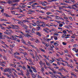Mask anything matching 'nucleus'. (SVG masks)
Returning <instances> with one entry per match:
<instances>
[{"label": "nucleus", "mask_w": 78, "mask_h": 78, "mask_svg": "<svg viewBox=\"0 0 78 78\" xmlns=\"http://www.w3.org/2000/svg\"><path fill=\"white\" fill-rule=\"evenodd\" d=\"M38 37H41L42 34L39 32H37L36 33Z\"/></svg>", "instance_id": "3"}, {"label": "nucleus", "mask_w": 78, "mask_h": 78, "mask_svg": "<svg viewBox=\"0 0 78 78\" xmlns=\"http://www.w3.org/2000/svg\"><path fill=\"white\" fill-rule=\"evenodd\" d=\"M12 40H14V41H16V37H15V38H14V37L13 36H12Z\"/></svg>", "instance_id": "12"}, {"label": "nucleus", "mask_w": 78, "mask_h": 78, "mask_svg": "<svg viewBox=\"0 0 78 78\" xmlns=\"http://www.w3.org/2000/svg\"><path fill=\"white\" fill-rule=\"evenodd\" d=\"M30 46L32 47V48H35V49H36L37 48L35 46H34V45H30Z\"/></svg>", "instance_id": "14"}, {"label": "nucleus", "mask_w": 78, "mask_h": 78, "mask_svg": "<svg viewBox=\"0 0 78 78\" xmlns=\"http://www.w3.org/2000/svg\"><path fill=\"white\" fill-rule=\"evenodd\" d=\"M37 5V3H35L33 4V6H34V5Z\"/></svg>", "instance_id": "63"}, {"label": "nucleus", "mask_w": 78, "mask_h": 78, "mask_svg": "<svg viewBox=\"0 0 78 78\" xmlns=\"http://www.w3.org/2000/svg\"><path fill=\"white\" fill-rule=\"evenodd\" d=\"M20 15L22 17H25V15H23L22 14H20Z\"/></svg>", "instance_id": "37"}, {"label": "nucleus", "mask_w": 78, "mask_h": 78, "mask_svg": "<svg viewBox=\"0 0 78 78\" xmlns=\"http://www.w3.org/2000/svg\"><path fill=\"white\" fill-rule=\"evenodd\" d=\"M2 34V33L0 32V39H3V37H3V35Z\"/></svg>", "instance_id": "8"}, {"label": "nucleus", "mask_w": 78, "mask_h": 78, "mask_svg": "<svg viewBox=\"0 0 78 78\" xmlns=\"http://www.w3.org/2000/svg\"><path fill=\"white\" fill-rule=\"evenodd\" d=\"M54 44L55 46H56V47L58 46V45H59L58 44H57V43L56 42H55Z\"/></svg>", "instance_id": "16"}, {"label": "nucleus", "mask_w": 78, "mask_h": 78, "mask_svg": "<svg viewBox=\"0 0 78 78\" xmlns=\"http://www.w3.org/2000/svg\"><path fill=\"white\" fill-rule=\"evenodd\" d=\"M4 33L5 34H7V35H11V34H9V32H8V33L6 32H5Z\"/></svg>", "instance_id": "21"}, {"label": "nucleus", "mask_w": 78, "mask_h": 78, "mask_svg": "<svg viewBox=\"0 0 78 78\" xmlns=\"http://www.w3.org/2000/svg\"><path fill=\"white\" fill-rule=\"evenodd\" d=\"M37 51L38 52L40 53V51H39V49L37 48Z\"/></svg>", "instance_id": "53"}, {"label": "nucleus", "mask_w": 78, "mask_h": 78, "mask_svg": "<svg viewBox=\"0 0 78 78\" xmlns=\"http://www.w3.org/2000/svg\"><path fill=\"white\" fill-rule=\"evenodd\" d=\"M0 3H6V2L5 1H0Z\"/></svg>", "instance_id": "34"}, {"label": "nucleus", "mask_w": 78, "mask_h": 78, "mask_svg": "<svg viewBox=\"0 0 78 78\" xmlns=\"http://www.w3.org/2000/svg\"><path fill=\"white\" fill-rule=\"evenodd\" d=\"M4 72H8V68L5 69L4 70Z\"/></svg>", "instance_id": "15"}, {"label": "nucleus", "mask_w": 78, "mask_h": 78, "mask_svg": "<svg viewBox=\"0 0 78 78\" xmlns=\"http://www.w3.org/2000/svg\"><path fill=\"white\" fill-rule=\"evenodd\" d=\"M54 39L55 40H58V37H57L55 36H54Z\"/></svg>", "instance_id": "41"}, {"label": "nucleus", "mask_w": 78, "mask_h": 78, "mask_svg": "<svg viewBox=\"0 0 78 78\" xmlns=\"http://www.w3.org/2000/svg\"><path fill=\"white\" fill-rule=\"evenodd\" d=\"M72 9H74V10H76V11H77V9L75 8L74 7V6H73V5H72Z\"/></svg>", "instance_id": "11"}, {"label": "nucleus", "mask_w": 78, "mask_h": 78, "mask_svg": "<svg viewBox=\"0 0 78 78\" xmlns=\"http://www.w3.org/2000/svg\"><path fill=\"white\" fill-rule=\"evenodd\" d=\"M8 4H12V1H9L8 2Z\"/></svg>", "instance_id": "33"}, {"label": "nucleus", "mask_w": 78, "mask_h": 78, "mask_svg": "<svg viewBox=\"0 0 78 78\" xmlns=\"http://www.w3.org/2000/svg\"><path fill=\"white\" fill-rule=\"evenodd\" d=\"M46 63L47 65V66H50V63L47 62H46Z\"/></svg>", "instance_id": "32"}, {"label": "nucleus", "mask_w": 78, "mask_h": 78, "mask_svg": "<svg viewBox=\"0 0 78 78\" xmlns=\"http://www.w3.org/2000/svg\"><path fill=\"white\" fill-rule=\"evenodd\" d=\"M30 55H31L32 56H34V54H33L31 52H30Z\"/></svg>", "instance_id": "51"}, {"label": "nucleus", "mask_w": 78, "mask_h": 78, "mask_svg": "<svg viewBox=\"0 0 78 78\" xmlns=\"http://www.w3.org/2000/svg\"><path fill=\"white\" fill-rule=\"evenodd\" d=\"M21 26H22V27H23V28H25V29H27V28H28V27H27V25H26L25 24H21Z\"/></svg>", "instance_id": "2"}, {"label": "nucleus", "mask_w": 78, "mask_h": 78, "mask_svg": "<svg viewBox=\"0 0 78 78\" xmlns=\"http://www.w3.org/2000/svg\"><path fill=\"white\" fill-rule=\"evenodd\" d=\"M23 35H21L20 36V38H21V39H23Z\"/></svg>", "instance_id": "47"}, {"label": "nucleus", "mask_w": 78, "mask_h": 78, "mask_svg": "<svg viewBox=\"0 0 78 78\" xmlns=\"http://www.w3.org/2000/svg\"><path fill=\"white\" fill-rule=\"evenodd\" d=\"M29 71L30 72V73H33V71H32V70L31 69H29Z\"/></svg>", "instance_id": "45"}, {"label": "nucleus", "mask_w": 78, "mask_h": 78, "mask_svg": "<svg viewBox=\"0 0 78 78\" xmlns=\"http://www.w3.org/2000/svg\"><path fill=\"white\" fill-rule=\"evenodd\" d=\"M59 8H60L61 9H62L64 8V6H61V7H59Z\"/></svg>", "instance_id": "48"}, {"label": "nucleus", "mask_w": 78, "mask_h": 78, "mask_svg": "<svg viewBox=\"0 0 78 78\" xmlns=\"http://www.w3.org/2000/svg\"><path fill=\"white\" fill-rule=\"evenodd\" d=\"M46 14L48 15H49V14H51V12H47L46 13Z\"/></svg>", "instance_id": "30"}, {"label": "nucleus", "mask_w": 78, "mask_h": 78, "mask_svg": "<svg viewBox=\"0 0 78 78\" xmlns=\"http://www.w3.org/2000/svg\"><path fill=\"white\" fill-rule=\"evenodd\" d=\"M70 0H69L68 1H67V0H63V2H66V3H70V2H69V1Z\"/></svg>", "instance_id": "6"}, {"label": "nucleus", "mask_w": 78, "mask_h": 78, "mask_svg": "<svg viewBox=\"0 0 78 78\" xmlns=\"http://www.w3.org/2000/svg\"><path fill=\"white\" fill-rule=\"evenodd\" d=\"M63 33H64V34H66V33H67V32L65 30H64L63 31Z\"/></svg>", "instance_id": "42"}, {"label": "nucleus", "mask_w": 78, "mask_h": 78, "mask_svg": "<svg viewBox=\"0 0 78 78\" xmlns=\"http://www.w3.org/2000/svg\"><path fill=\"white\" fill-rule=\"evenodd\" d=\"M39 49L40 50H41V51H42L43 52H44V53H45V51L44 50L42 49V48H39Z\"/></svg>", "instance_id": "7"}, {"label": "nucleus", "mask_w": 78, "mask_h": 78, "mask_svg": "<svg viewBox=\"0 0 78 78\" xmlns=\"http://www.w3.org/2000/svg\"><path fill=\"white\" fill-rule=\"evenodd\" d=\"M62 44L63 45H67V43L65 42H63L62 43Z\"/></svg>", "instance_id": "27"}, {"label": "nucleus", "mask_w": 78, "mask_h": 78, "mask_svg": "<svg viewBox=\"0 0 78 78\" xmlns=\"http://www.w3.org/2000/svg\"><path fill=\"white\" fill-rule=\"evenodd\" d=\"M38 25H39L40 26H41L39 24ZM41 26V27H46V25H45V23H44Z\"/></svg>", "instance_id": "5"}, {"label": "nucleus", "mask_w": 78, "mask_h": 78, "mask_svg": "<svg viewBox=\"0 0 78 78\" xmlns=\"http://www.w3.org/2000/svg\"><path fill=\"white\" fill-rule=\"evenodd\" d=\"M43 56H44V58H46V59H47L48 60V57H47V56L46 55H43Z\"/></svg>", "instance_id": "20"}, {"label": "nucleus", "mask_w": 78, "mask_h": 78, "mask_svg": "<svg viewBox=\"0 0 78 78\" xmlns=\"http://www.w3.org/2000/svg\"><path fill=\"white\" fill-rule=\"evenodd\" d=\"M26 6V5H23V6H21V8H25Z\"/></svg>", "instance_id": "39"}, {"label": "nucleus", "mask_w": 78, "mask_h": 78, "mask_svg": "<svg viewBox=\"0 0 78 78\" xmlns=\"http://www.w3.org/2000/svg\"><path fill=\"white\" fill-rule=\"evenodd\" d=\"M40 3H41V4H42L43 6H44V5H45V3H44V2H40Z\"/></svg>", "instance_id": "28"}, {"label": "nucleus", "mask_w": 78, "mask_h": 78, "mask_svg": "<svg viewBox=\"0 0 78 78\" xmlns=\"http://www.w3.org/2000/svg\"><path fill=\"white\" fill-rule=\"evenodd\" d=\"M26 22H27V23H30V21L27 20H26Z\"/></svg>", "instance_id": "46"}, {"label": "nucleus", "mask_w": 78, "mask_h": 78, "mask_svg": "<svg viewBox=\"0 0 78 78\" xmlns=\"http://www.w3.org/2000/svg\"><path fill=\"white\" fill-rule=\"evenodd\" d=\"M22 68H23V70H25V69H26V67H25V66H22Z\"/></svg>", "instance_id": "29"}, {"label": "nucleus", "mask_w": 78, "mask_h": 78, "mask_svg": "<svg viewBox=\"0 0 78 78\" xmlns=\"http://www.w3.org/2000/svg\"><path fill=\"white\" fill-rule=\"evenodd\" d=\"M19 50H20V51H24L21 48H20L19 49Z\"/></svg>", "instance_id": "62"}, {"label": "nucleus", "mask_w": 78, "mask_h": 78, "mask_svg": "<svg viewBox=\"0 0 78 78\" xmlns=\"http://www.w3.org/2000/svg\"><path fill=\"white\" fill-rule=\"evenodd\" d=\"M6 37H7V38L9 39H11V37H9L8 36H7Z\"/></svg>", "instance_id": "55"}, {"label": "nucleus", "mask_w": 78, "mask_h": 78, "mask_svg": "<svg viewBox=\"0 0 78 78\" xmlns=\"http://www.w3.org/2000/svg\"><path fill=\"white\" fill-rule=\"evenodd\" d=\"M63 26V24L62 23H60L59 25V26L60 27H62V26Z\"/></svg>", "instance_id": "36"}, {"label": "nucleus", "mask_w": 78, "mask_h": 78, "mask_svg": "<svg viewBox=\"0 0 78 78\" xmlns=\"http://www.w3.org/2000/svg\"><path fill=\"white\" fill-rule=\"evenodd\" d=\"M50 63L51 64V63H52V62H54V61H52V60H50Z\"/></svg>", "instance_id": "56"}, {"label": "nucleus", "mask_w": 78, "mask_h": 78, "mask_svg": "<svg viewBox=\"0 0 78 78\" xmlns=\"http://www.w3.org/2000/svg\"><path fill=\"white\" fill-rule=\"evenodd\" d=\"M20 1V0H15L13 1V2L14 3H17V2H19Z\"/></svg>", "instance_id": "13"}, {"label": "nucleus", "mask_w": 78, "mask_h": 78, "mask_svg": "<svg viewBox=\"0 0 78 78\" xmlns=\"http://www.w3.org/2000/svg\"><path fill=\"white\" fill-rule=\"evenodd\" d=\"M33 71L34 72H37V71H36V70L34 69V68H33Z\"/></svg>", "instance_id": "35"}, {"label": "nucleus", "mask_w": 78, "mask_h": 78, "mask_svg": "<svg viewBox=\"0 0 78 78\" xmlns=\"http://www.w3.org/2000/svg\"><path fill=\"white\" fill-rule=\"evenodd\" d=\"M69 18L70 19V20H72V18L71 17H70Z\"/></svg>", "instance_id": "64"}, {"label": "nucleus", "mask_w": 78, "mask_h": 78, "mask_svg": "<svg viewBox=\"0 0 78 78\" xmlns=\"http://www.w3.org/2000/svg\"><path fill=\"white\" fill-rule=\"evenodd\" d=\"M0 21H7V20H5V19H0Z\"/></svg>", "instance_id": "10"}, {"label": "nucleus", "mask_w": 78, "mask_h": 78, "mask_svg": "<svg viewBox=\"0 0 78 78\" xmlns=\"http://www.w3.org/2000/svg\"><path fill=\"white\" fill-rule=\"evenodd\" d=\"M60 5H66V4L64 3H61Z\"/></svg>", "instance_id": "40"}, {"label": "nucleus", "mask_w": 78, "mask_h": 78, "mask_svg": "<svg viewBox=\"0 0 78 78\" xmlns=\"http://www.w3.org/2000/svg\"><path fill=\"white\" fill-rule=\"evenodd\" d=\"M13 9H14L13 7H12L10 8L11 11H12Z\"/></svg>", "instance_id": "43"}, {"label": "nucleus", "mask_w": 78, "mask_h": 78, "mask_svg": "<svg viewBox=\"0 0 78 78\" xmlns=\"http://www.w3.org/2000/svg\"><path fill=\"white\" fill-rule=\"evenodd\" d=\"M30 73H27L26 74V75H27V76H28H28L29 75H30Z\"/></svg>", "instance_id": "54"}, {"label": "nucleus", "mask_w": 78, "mask_h": 78, "mask_svg": "<svg viewBox=\"0 0 78 78\" xmlns=\"http://www.w3.org/2000/svg\"><path fill=\"white\" fill-rule=\"evenodd\" d=\"M70 1H71V2H72L73 3H75V1L74 0H70Z\"/></svg>", "instance_id": "57"}, {"label": "nucleus", "mask_w": 78, "mask_h": 78, "mask_svg": "<svg viewBox=\"0 0 78 78\" xmlns=\"http://www.w3.org/2000/svg\"><path fill=\"white\" fill-rule=\"evenodd\" d=\"M37 31H39V30H41V27H38L37 28Z\"/></svg>", "instance_id": "24"}, {"label": "nucleus", "mask_w": 78, "mask_h": 78, "mask_svg": "<svg viewBox=\"0 0 78 78\" xmlns=\"http://www.w3.org/2000/svg\"><path fill=\"white\" fill-rule=\"evenodd\" d=\"M67 8H69V9H72V8L70 6H68V7H67Z\"/></svg>", "instance_id": "22"}, {"label": "nucleus", "mask_w": 78, "mask_h": 78, "mask_svg": "<svg viewBox=\"0 0 78 78\" xmlns=\"http://www.w3.org/2000/svg\"><path fill=\"white\" fill-rule=\"evenodd\" d=\"M49 74H51V75H53V73L51 72H49Z\"/></svg>", "instance_id": "60"}, {"label": "nucleus", "mask_w": 78, "mask_h": 78, "mask_svg": "<svg viewBox=\"0 0 78 78\" xmlns=\"http://www.w3.org/2000/svg\"><path fill=\"white\" fill-rule=\"evenodd\" d=\"M4 16H6V17H10V16H9L7 14H6V13H5L4 14Z\"/></svg>", "instance_id": "18"}, {"label": "nucleus", "mask_w": 78, "mask_h": 78, "mask_svg": "<svg viewBox=\"0 0 78 78\" xmlns=\"http://www.w3.org/2000/svg\"><path fill=\"white\" fill-rule=\"evenodd\" d=\"M7 72H11V69L10 68H8Z\"/></svg>", "instance_id": "31"}, {"label": "nucleus", "mask_w": 78, "mask_h": 78, "mask_svg": "<svg viewBox=\"0 0 78 78\" xmlns=\"http://www.w3.org/2000/svg\"><path fill=\"white\" fill-rule=\"evenodd\" d=\"M1 29H2L3 30H5V27H3L2 26H1Z\"/></svg>", "instance_id": "50"}, {"label": "nucleus", "mask_w": 78, "mask_h": 78, "mask_svg": "<svg viewBox=\"0 0 78 78\" xmlns=\"http://www.w3.org/2000/svg\"><path fill=\"white\" fill-rule=\"evenodd\" d=\"M32 25L33 26H34V27H35L36 25V24L35 23H33L32 24Z\"/></svg>", "instance_id": "19"}, {"label": "nucleus", "mask_w": 78, "mask_h": 78, "mask_svg": "<svg viewBox=\"0 0 78 78\" xmlns=\"http://www.w3.org/2000/svg\"><path fill=\"white\" fill-rule=\"evenodd\" d=\"M75 49H76V48H73L72 50L73 51H75V50H76Z\"/></svg>", "instance_id": "61"}, {"label": "nucleus", "mask_w": 78, "mask_h": 78, "mask_svg": "<svg viewBox=\"0 0 78 78\" xmlns=\"http://www.w3.org/2000/svg\"><path fill=\"white\" fill-rule=\"evenodd\" d=\"M36 41H35V42H36V43H39V41L37 39H36Z\"/></svg>", "instance_id": "26"}, {"label": "nucleus", "mask_w": 78, "mask_h": 78, "mask_svg": "<svg viewBox=\"0 0 78 78\" xmlns=\"http://www.w3.org/2000/svg\"><path fill=\"white\" fill-rule=\"evenodd\" d=\"M25 31L26 33H27V34H23V35H24V36H25V37H31V36L29 35V31L25 30Z\"/></svg>", "instance_id": "1"}, {"label": "nucleus", "mask_w": 78, "mask_h": 78, "mask_svg": "<svg viewBox=\"0 0 78 78\" xmlns=\"http://www.w3.org/2000/svg\"><path fill=\"white\" fill-rule=\"evenodd\" d=\"M35 31H36V29L34 28L32 30L31 33H35V32H34Z\"/></svg>", "instance_id": "4"}, {"label": "nucleus", "mask_w": 78, "mask_h": 78, "mask_svg": "<svg viewBox=\"0 0 78 78\" xmlns=\"http://www.w3.org/2000/svg\"><path fill=\"white\" fill-rule=\"evenodd\" d=\"M23 55H24L25 56H27V55H28V54H27V53L26 52H23Z\"/></svg>", "instance_id": "23"}, {"label": "nucleus", "mask_w": 78, "mask_h": 78, "mask_svg": "<svg viewBox=\"0 0 78 78\" xmlns=\"http://www.w3.org/2000/svg\"><path fill=\"white\" fill-rule=\"evenodd\" d=\"M64 18L65 19H66V20H68V18H67V17H64Z\"/></svg>", "instance_id": "49"}, {"label": "nucleus", "mask_w": 78, "mask_h": 78, "mask_svg": "<svg viewBox=\"0 0 78 78\" xmlns=\"http://www.w3.org/2000/svg\"><path fill=\"white\" fill-rule=\"evenodd\" d=\"M16 41L17 42H20V40H19V39H17V40H16Z\"/></svg>", "instance_id": "58"}, {"label": "nucleus", "mask_w": 78, "mask_h": 78, "mask_svg": "<svg viewBox=\"0 0 78 78\" xmlns=\"http://www.w3.org/2000/svg\"><path fill=\"white\" fill-rule=\"evenodd\" d=\"M29 28H30V29H33L34 27H33V26H32L30 25H29Z\"/></svg>", "instance_id": "17"}, {"label": "nucleus", "mask_w": 78, "mask_h": 78, "mask_svg": "<svg viewBox=\"0 0 78 78\" xmlns=\"http://www.w3.org/2000/svg\"><path fill=\"white\" fill-rule=\"evenodd\" d=\"M37 23H41V21L40 20H37Z\"/></svg>", "instance_id": "44"}, {"label": "nucleus", "mask_w": 78, "mask_h": 78, "mask_svg": "<svg viewBox=\"0 0 78 78\" xmlns=\"http://www.w3.org/2000/svg\"><path fill=\"white\" fill-rule=\"evenodd\" d=\"M41 71H42V72H44V67L41 68Z\"/></svg>", "instance_id": "25"}, {"label": "nucleus", "mask_w": 78, "mask_h": 78, "mask_svg": "<svg viewBox=\"0 0 78 78\" xmlns=\"http://www.w3.org/2000/svg\"><path fill=\"white\" fill-rule=\"evenodd\" d=\"M39 12H41V13H43V14H44V12H43L42 10H41V11H39Z\"/></svg>", "instance_id": "59"}, {"label": "nucleus", "mask_w": 78, "mask_h": 78, "mask_svg": "<svg viewBox=\"0 0 78 78\" xmlns=\"http://www.w3.org/2000/svg\"><path fill=\"white\" fill-rule=\"evenodd\" d=\"M73 6H75V7H76V8H78V6H77V5H76V4H74V5H73Z\"/></svg>", "instance_id": "52"}, {"label": "nucleus", "mask_w": 78, "mask_h": 78, "mask_svg": "<svg viewBox=\"0 0 78 78\" xmlns=\"http://www.w3.org/2000/svg\"><path fill=\"white\" fill-rule=\"evenodd\" d=\"M13 33V31L11 30H9V33L10 34V35H11V33Z\"/></svg>", "instance_id": "9"}, {"label": "nucleus", "mask_w": 78, "mask_h": 78, "mask_svg": "<svg viewBox=\"0 0 78 78\" xmlns=\"http://www.w3.org/2000/svg\"><path fill=\"white\" fill-rule=\"evenodd\" d=\"M65 34H63L62 37V38H64V37H65V36H64V35H65Z\"/></svg>", "instance_id": "38"}]
</instances>
